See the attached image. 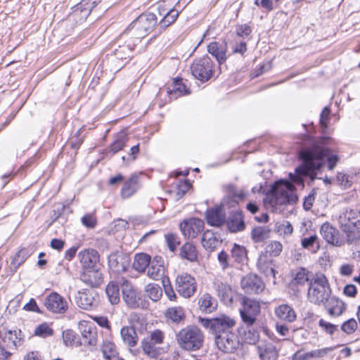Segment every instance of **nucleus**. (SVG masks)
I'll list each match as a JSON object with an SVG mask.
<instances>
[{"label":"nucleus","instance_id":"b1692460","mask_svg":"<svg viewBox=\"0 0 360 360\" xmlns=\"http://www.w3.org/2000/svg\"><path fill=\"white\" fill-rule=\"evenodd\" d=\"M140 188L139 176L136 174L131 175L127 179L120 191V194L123 198H129L132 196Z\"/></svg>","mask_w":360,"mask_h":360},{"label":"nucleus","instance_id":"a18cd8bd","mask_svg":"<svg viewBox=\"0 0 360 360\" xmlns=\"http://www.w3.org/2000/svg\"><path fill=\"white\" fill-rule=\"evenodd\" d=\"M165 314L167 318L174 322H179L184 318V311L181 307L169 308Z\"/></svg>","mask_w":360,"mask_h":360},{"label":"nucleus","instance_id":"4c0bfd02","mask_svg":"<svg viewBox=\"0 0 360 360\" xmlns=\"http://www.w3.org/2000/svg\"><path fill=\"white\" fill-rule=\"evenodd\" d=\"M231 257L238 264H244L248 261V251L246 248L235 243L231 250Z\"/></svg>","mask_w":360,"mask_h":360},{"label":"nucleus","instance_id":"9d476101","mask_svg":"<svg viewBox=\"0 0 360 360\" xmlns=\"http://www.w3.org/2000/svg\"><path fill=\"white\" fill-rule=\"evenodd\" d=\"M175 287L176 290L181 296L189 298L193 296L197 291V282L193 276L183 272L176 276Z\"/></svg>","mask_w":360,"mask_h":360},{"label":"nucleus","instance_id":"c03bdc74","mask_svg":"<svg viewBox=\"0 0 360 360\" xmlns=\"http://www.w3.org/2000/svg\"><path fill=\"white\" fill-rule=\"evenodd\" d=\"M301 246L304 249H309L311 248H315L312 250L313 253H316L320 249L319 238L316 234H312L309 237H305L301 239Z\"/></svg>","mask_w":360,"mask_h":360},{"label":"nucleus","instance_id":"7c9ffc66","mask_svg":"<svg viewBox=\"0 0 360 360\" xmlns=\"http://www.w3.org/2000/svg\"><path fill=\"white\" fill-rule=\"evenodd\" d=\"M217 301L210 294L205 293L198 299V306L200 311L205 313H212L217 308Z\"/></svg>","mask_w":360,"mask_h":360},{"label":"nucleus","instance_id":"4468645a","mask_svg":"<svg viewBox=\"0 0 360 360\" xmlns=\"http://www.w3.org/2000/svg\"><path fill=\"white\" fill-rule=\"evenodd\" d=\"M179 228L184 236L195 238L203 231L204 221L198 218H190L184 220Z\"/></svg>","mask_w":360,"mask_h":360},{"label":"nucleus","instance_id":"8fccbe9b","mask_svg":"<svg viewBox=\"0 0 360 360\" xmlns=\"http://www.w3.org/2000/svg\"><path fill=\"white\" fill-rule=\"evenodd\" d=\"M53 333V329L46 323L39 325L34 330V335L43 338L51 336Z\"/></svg>","mask_w":360,"mask_h":360},{"label":"nucleus","instance_id":"ddd939ff","mask_svg":"<svg viewBox=\"0 0 360 360\" xmlns=\"http://www.w3.org/2000/svg\"><path fill=\"white\" fill-rule=\"evenodd\" d=\"M215 342L219 349L225 353H233L240 346L239 338L233 330L217 336Z\"/></svg>","mask_w":360,"mask_h":360},{"label":"nucleus","instance_id":"3c124183","mask_svg":"<svg viewBox=\"0 0 360 360\" xmlns=\"http://www.w3.org/2000/svg\"><path fill=\"white\" fill-rule=\"evenodd\" d=\"M262 360H276L278 356V352L274 346L266 347L260 352Z\"/></svg>","mask_w":360,"mask_h":360},{"label":"nucleus","instance_id":"4be33fe9","mask_svg":"<svg viewBox=\"0 0 360 360\" xmlns=\"http://www.w3.org/2000/svg\"><path fill=\"white\" fill-rule=\"evenodd\" d=\"M165 266L160 257H155L148 266L147 275L151 279L159 280L165 277Z\"/></svg>","mask_w":360,"mask_h":360},{"label":"nucleus","instance_id":"37998d69","mask_svg":"<svg viewBox=\"0 0 360 360\" xmlns=\"http://www.w3.org/2000/svg\"><path fill=\"white\" fill-rule=\"evenodd\" d=\"M180 11L175 8L169 9V11L164 15V18L160 21L159 25L160 27L165 29L172 24H173L177 19Z\"/></svg>","mask_w":360,"mask_h":360},{"label":"nucleus","instance_id":"cd10ccee","mask_svg":"<svg viewBox=\"0 0 360 360\" xmlns=\"http://www.w3.org/2000/svg\"><path fill=\"white\" fill-rule=\"evenodd\" d=\"M238 333L242 340L245 343L254 345L259 340V332L255 327V325L252 327L247 328V326L243 324L238 328Z\"/></svg>","mask_w":360,"mask_h":360},{"label":"nucleus","instance_id":"423d86ee","mask_svg":"<svg viewBox=\"0 0 360 360\" xmlns=\"http://www.w3.org/2000/svg\"><path fill=\"white\" fill-rule=\"evenodd\" d=\"M297 200L295 186L292 182L281 180L273 186L270 202L273 206L294 203Z\"/></svg>","mask_w":360,"mask_h":360},{"label":"nucleus","instance_id":"e2e57ef3","mask_svg":"<svg viewBox=\"0 0 360 360\" xmlns=\"http://www.w3.org/2000/svg\"><path fill=\"white\" fill-rule=\"evenodd\" d=\"M330 110L328 107H325L320 115V124L323 128H326L328 125V120L329 119Z\"/></svg>","mask_w":360,"mask_h":360},{"label":"nucleus","instance_id":"5fc2aeb1","mask_svg":"<svg viewBox=\"0 0 360 360\" xmlns=\"http://www.w3.org/2000/svg\"><path fill=\"white\" fill-rule=\"evenodd\" d=\"M268 252L271 256H278L283 250L282 244L276 240L271 241L267 246Z\"/></svg>","mask_w":360,"mask_h":360},{"label":"nucleus","instance_id":"9b49d317","mask_svg":"<svg viewBox=\"0 0 360 360\" xmlns=\"http://www.w3.org/2000/svg\"><path fill=\"white\" fill-rule=\"evenodd\" d=\"M213 62L210 57L195 60L191 66L192 75L201 82L208 81L213 75Z\"/></svg>","mask_w":360,"mask_h":360},{"label":"nucleus","instance_id":"c756f323","mask_svg":"<svg viewBox=\"0 0 360 360\" xmlns=\"http://www.w3.org/2000/svg\"><path fill=\"white\" fill-rule=\"evenodd\" d=\"M321 234L324 240L333 246L338 245V231L335 227L333 226L330 223H324L320 229Z\"/></svg>","mask_w":360,"mask_h":360},{"label":"nucleus","instance_id":"58836bf2","mask_svg":"<svg viewBox=\"0 0 360 360\" xmlns=\"http://www.w3.org/2000/svg\"><path fill=\"white\" fill-rule=\"evenodd\" d=\"M245 226V222L240 214H233L227 221V227L233 233L243 231Z\"/></svg>","mask_w":360,"mask_h":360},{"label":"nucleus","instance_id":"680f3d73","mask_svg":"<svg viewBox=\"0 0 360 360\" xmlns=\"http://www.w3.org/2000/svg\"><path fill=\"white\" fill-rule=\"evenodd\" d=\"M82 223L88 228H94L96 226V220L94 215L86 214L82 218Z\"/></svg>","mask_w":360,"mask_h":360},{"label":"nucleus","instance_id":"ea45409f","mask_svg":"<svg viewBox=\"0 0 360 360\" xmlns=\"http://www.w3.org/2000/svg\"><path fill=\"white\" fill-rule=\"evenodd\" d=\"M270 236V229L266 226H257L251 231V238L255 243H262Z\"/></svg>","mask_w":360,"mask_h":360},{"label":"nucleus","instance_id":"72a5a7b5","mask_svg":"<svg viewBox=\"0 0 360 360\" xmlns=\"http://www.w3.org/2000/svg\"><path fill=\"white\" fill-rule=\"evenodd\" d=\"M119 284L118 280L116 282L111 281L105 288L106 295L112 304H117L120 300Z\"/></svg>","mask_w":360,"mask_h":360},{"label":"nucleus","instance_id":"f8f14e48","mask_svg":"<svg viewBox=\"0 0 360 360\" xmlns=\"http://www.w3.org/2000/svg\"><path fill=\"white\" fill-rule=\"evenodd\" d=\"M118 283L121 285L122 299L126 304L132 309L141 307H144L145 304L143 303L141 298L137 296L136 292L133 288L131 283L124 278H119Z\"/></svg>","mask_w":360,"mask_h":360},{"label":"nucleus","instance_id":"a211bd4d","mask_svg":"<svg viewBox=\"0 0 360 360\" xmlns=\"http://www.w3.org/2000/svg\"><path fill=\"white\" fill-rule=\"evenodd\" d=\"M218 296L221 302L226 306H231L237 297L238 293L231 285L217 281L214 283Z\"/></svg>","mask_w":360,"mask_h":360},{"label":"nucleus","instance_id":"f704fd0d","mask_svg":"<svg viewBox=\"0 0 360 360\" xmlns=\"http://www.w3.org/2000/svg\"><path fill=\"white\" fill-rule=\"evenodd\" d=\"M150 257L146 253L136 254L133 262V268L139 272H144L150 263Z\"/></svg>","mask_w":360,"mask_h":360},{"label":"nucleus","instance_id":"13d9d810","mask_svg":"<svg viewBox=\"0 0 360 360\" xmlns=\"http://www.w3.org/2000/svg\"><path fill=\"white\" fill-rule=\"evenodd\" d=\"M82 335L84 339V342L89 345L94 344L95 340V333L92 331L91 327H85L82 332Z\"/></svg>","mask_w":360,"mask_h":360},{"label":"nucleus","instance_id":"69168bd1","mask_svg":"<svg viewBox=\"0 0 360 360\" xmlns=\"http://www.w3.org/2000/svg\"><path fill=\"white\" fill-rule=\"evenodd\" d=\"M314 358V350L304 354H300V352L295 353L292 357L293 360H309Z\"/></svg>","mask_w":360,"mask_h":360},{"label":"nucleus","instance_id":"a19ab883","mask_svg":"<svg viewBox=\"0 0 360 360\" xmlns=\"http://www.w3.org/2000/svg\"><path fill=\"white\" fill-rule=\"evenodd\" d=\"M274 231L280 236L287 238L292 233L293 227L288 221L283 220L275 223Z\"/></svg>","mask_w":360,"mask_h":360},{"label":"nucleus","instance_id":"bb28decb","mask_svg":"<svg viewBox=\"0 0 360 360\" xmlns=\"http://www.w3.org/2000/svg\"><path fill=\"white\" fill-rule=\"evenodd\" d=\"M276 317L285 322L292 323L296 320L297 314L292 307L281 304L275 309Z\"/></svg>","mask_w":360,"mask_h":360},{"label":"nucleus","instance_id":"0e129e2a","mask_svg":"<svg viewBox=\"0 0 360 360\" xmlns=\"http://www.w3.org/2000/svg\"><path fill=\"white\" fill-rule=\"evenodd\" d=\"M173 90L175 94L179 93V95L187 94L189 92L186 90V86L182 84L181 80H176Z\"/></svg>","mask_w":360,"mask_h":360},{"label":"nucleus","instance_id":"412c9836","mask_svg":"<svg viewBox=\"0 0 360 360\" xmlns=\"http://www.w3.org/2000/svg\"><path fill=\"white\" fill-rule=\"evenodd\" d=\"M80 280L86 285L94 288L103 282L102 274L96 269H86L80 275Z\"/></svg>","mask_w":360,"mask_h":360},{"label":"nucleus","instance_id":"79ce46f5","mask_svg":"<svg viewBox=\"0 0 360 360\" xmlns=\"http://www.w3.org/2000/svg\"><path fill=\"white\" fill-rule=\"evenodd\" d=\"M145 293L152 301L158 302L162 295V290L156 283H151L146 285Z\"/></svg>","mask_w":360,"mask_h":360},{"label":"nucleus","instance_id":"e433bc0d","mask_svg":"<svg viewBox=\"0 0 360 360\" xmlns=\"http://www.w3.org/2000/svg\"><path fill=\"white\" fill-rule=\"evenodd\" d=\"M180 256L190 262H195L198 259V252L195 246L191 243H186L180 250Z\"/></svg>","mask_w":360,"mask_h":360},{"label":"nucleus","instance_id":"f257e3e1","mask_svg":"<svg viewBox=\"0 0 360 360\" xmlns=\"http://www.w3.org/2000/svg\"><path fill=\"white\" fill-rule=\"evenodd\" d=\"M158 19L156 15L152 13H145L140 15L134 20L130 25L122 32V39L130 36L136 41L150 34L157 25Z\"/></svg>","mask_w":360,"mask_h":360},{"label":"nucleus","instance_id":"f3484780","mask_svg":"<svg viewBox=\"0 0 360 360\" xmlns=\"http://www.w3.org/2000/svg\"><path fill=\"white\" fill-rule=\"evenodd\" d=\"M44 305L53 313L64 314L68 309V302L57 292H51L44 301Z\"/></svg>","mask_w":360,"mask_h":360},{"label":"nucleus","instance_id":"7ed1b4c3","mask_svg":"<svg viewBox=\"0 0 360 360\" xmlns=\"http://www.w3.org/2000/svg\"><path fill=\"white\" fill-rule=\"evenodd\" d=\"M300 158L303 160V165L297 167L294 174L290 173L289 176L292 183L303 186V178L319 169L323 161L321 154L316 155L311 151L301 152Z\"/></svg>","mask_w":360,"mask_h":360},{"label":"nucleus","instance_id":"a878e982","mask_svg":"<svg viewBox=\"0 0 360 360\" xmlns=\"http://www.w3.org/2000/svg\"><path fill=\"white\" fill-rule=\"evenodd\" d=\"M110 268L117 272H124L129 266V261L121 255L112 254L108 257Z\"/></svg>","mask_w":360,"mask_h":360},{"label":"nucleus","instance_id":"603ef678","mask_svg":"<svg viewBox=\"0 0 360 360\" xmlns=\"http://www.w3.org/2000/svg\"><path fill=\"white\" fill-rule=\"evenodd\" d=\"M165 237L169 250L172 252L176 250L177 246H179L181 243L179 237L174 233L166 234Z\"/></svg>","mask_w":360,"mask_h":360},{"label":"nucleus","instance_id":"c85d7f7f","mask_svg":"<svg viewBox=\"0 0 360 360\" xmlns=\"http://www.w3.org/2000/svg\"><path fill=\"white\" fill-rule=\"evenodd\" d=\"M120 335L122 342L127 347H134L137 345L139 337L134 327H122L120 330Z\"/></svg>","mask_w":360,"mask_h":360},{"label":"nucleus","instance_id":"393cba45","mask_svg":"<svg viewBox=\"0 0 360 360\" xmlns=\"http://www.w3.org/2000/svg\"><path fill=\"white\" fill-rule=\"evenodd\" d=\"M207 51L217 59L219 65L226 60L227 46L225 43L212 41L207 46Z\"/></svg>","mask_w":360,"mask_h":360},{"label":"nucleus","instance_id":"5701e85b","mask_svg":"<svg viewBox=\"0 0 360 360\" xmlns=\"http://www.w3.org/2000/svg\"><path fill=\"white\" fill-rule=\"evenodd\" d=\"M206 219L210 225L213 226H220L226 220V215L223 207H215L207 210Z\"/></svg>","mask_w":360,"mask_h":360},{"label":"nucleus","instance_id":"6e6d98bb","mask_svg":"<svg viewBox=\"0 0 360 360\" xmlns=\"http://www.w3.org/2000/svg\"><path fill=\"white\" fill-rule=\"evenodd\" d=\"M357 328V323L354 319H350L344 322L341 326V329L347 334L354 333Z\"/></svg>","mask_w":360,"mask_h":360},{"label":"nucleus","instance_id":"774afa93","mask_svg":"<svg viewBox=\"0 0 360 360\" xmlns=\"http://www.w3.org/2000/svg\"><path fill=\"white\" fill-rule=\"evenodd\" d=\"M63 340L66 346L72 345L74 342L72 331L68 330L64 331L63 333Z\"/></svg>","mask_w":360,"mask_h":360},{"label":"nucleus","instance_id":"1a4fd4ad","mask_svg":"<svg viewBox=\"0 0 360 360\" xmlns=\"http://www.w3.org/2000/svg\"><path fill=\"white\" fill-rule=\"evenodd\" d=\"M165 339V334L160 330L151 331L141 341V348L143 353L150 358H157L161 352L160 345Z\"/></svg>","mask_w":360,"mask_h":360},{"label":"nucleus","instance_id":"6ab92c4d","mask_svg":"<svg viewBox=\"0 0 360 360\" xmlns=\"http://www.w3.org/2000/svg\"><path fill=\"white\" fill-rule=\"evenodd\" d=\"M240 285L244 291L249 294L261 292L264 288L262 281L254 274H249L243 278Z\"/></svg>","mask_w":360,"mask_h":360},{"label":"nucleus","instance_id":"aec40b11","mask_svg":"<svg viewBox=\"0 0 360 360\" xmlns=\"http://www.w3.org/2000/svg\"><path fill=\"white\" fill-rule=\"evenodd\" d=\"M78 257L85 269L96 268L99 261L98 253L94 249H87L79 252Z\"/></svg>","mask_w":360,"mask_h":360},{"label":"nucleus","instance_id":"49530a36","mask_svg":"<svg viewBox=\"0 0 360 360\" xmlns=\"http://www.w3.org/2000/svg\"><path fill=\"white\" fill-rule=\"evenodd\" d=\"M310 281L309 271L304 268L299 269L295 274L294 283L296 285H302Z\"/></svg>","mask_w":360,"mask_h":360},{"label":"nucleus","instance_id":"473e14b6","mask_svg":"<svg viewBox=\"0 0 360 360\" xmlns=\"http://www.w3.org/2000/svg\"><path fill=\"white\" fill-rule=\"evenodd\" d=\"M219 244V240L213 232L207 231L203 233L202 245L207 251H214Z\"/></svg>","mask_w":360,"mask_h":360},{"label":"nucleus","instance_id":"338daca9","mask_svg":"<svg viewBox=\"0 0 360 360\" xmlns=\"http://www.w3.org/2000/svg\"><path fill=\"white\" fill-rule=\"evenodd\" d=\"M227 191L231 194L233 196L238 197L240 198H243L245 197V194L242 191H239L236 186L233 184H229L226 186Z\"/></svg>","mask_w":360,"mask_h":360},{"label":"nucleus","instance_id":"052dcab7","mask_svg":"<svg viewBox=\"0 0 360 360\" xmlns=\"http://www.w3.org/2000/svg\"><path fill=\"white\" fill-rule=\"evenodd\" d=\"M319 323V326L322 328V329L324 330L328 334L331 335L334 333L337 330L336 325L328 323L323 319H320Z\"/></svg>","mask_w":360,"mask_h":360},{"label":"nucleus","instance_id":"864d4df0","mask_svg":"<svg viewBox=\"0 0 360 360\" xmlns=\"http://www.w3.org/2000/svg\"><path fill=\"white\" fill-rule=\"evenodd\" d=\"M27 256L25 253V251L23 250H19L15 255L14 256L11 265L13 266L15 269L18 268L27 259Z\"/></svg>","mask_w":360,"mask_h":360},{"label":"nucleus","instance_id":"0eeeda50","mask_svg":"<svg viewBox=\"0 0 360 360\" xmlns=\"http://www.w3.org/2000/svg\"><path fill=\"white\" fill-rule=\"evenodd\" d=\"M198 321L201 325L208 329L215 338L219 335H223L224 333L233 330V328L236 324V321L234 319L225 314H220L212 319L199 317Z\"/></svg>","mask_w":360,"mask_h":360},{"label":"nucleus","instance_id":"6e6552de","mask_svg":"<svg viewBox=\"0 0 360 360\" xmlns=\"http://www.w3.org/2000/svg\"><path fill=\"white\" fill-rule=\"evenodd\" d=\"M260 309L259 302L248 297H243L242 298L239 312L243 323L247 328L252 327L255 324L257 317L260 313Z\"/></svg>","mask_w":360,"mask_h":360},{"label":"nucleus","instance_id":"09e8293b","mask_svg":"<svg viewBox=\"0 0 360 360\" xmlns=\"http://www.w3.org/2000/svg\"><path fill=\"white\" fill-rule=\"evenodd\" d=\"M162 283L165 293L168 299L171 301H175L176 299V295L173 289L169 277L165 276L162 278Z\"/></svg>","mask_w":360,"mask_h":360},{"label":"nucleus","instance_id":"39448f33","mask_svg":"<svg viewBox=\"0 0 360 360\" xmlns=\"http://www.w3.org/2000/svg\"><path fill=\"white\" fill-rule=\"evenodd\" d=\"M330 289L325 276L319 275L311 279L309 283L307 298L311 303L320 304L328 301Z\"/></svg>","mask_w":360,"mask_h":360},{"label":"nucleus","instance_id":"de8ad7c7","mask_svg":"<svg viewBox=\"0 0 360 360\" xmlns=\"http://www.w3.org/2000/svg\"><path fill=\"white\" fill-rule=\"evenodd\" d=\"M127 138L125 134H120L117 139L111 143L110 146V151L112 154L117 153L118 151L121 150L125 146Z\"/></svg>","mask_w":360,"mask_h":360},{"label":"nucleus","instance_id":"4d7b16f0","mask_svg":"<svg viewBox=\"0 0 360 360\" xmlns=\"http://www.w3.org/2000/svg\"><path fill=\"white\" fill-rule=\"evenodd\" d=\"M217 259L223 270H226L231 266L229 256L225 251L221 250L219 252Z\"/></svg>","mask_w":360,"mask_h":360},{"label":"nucleus","instance_id":"dca6fc26","mask_svg":"<svg viewBox=\"0 0 360 360\" xmlns=\"http://www.w3.org/2000/svg\"><path fill=\"white\" fill-rule=\"evenodd\" d=\"M122 33L120 35L119 39L117 41V47L115 48L113 51L116 58L120 60L129 58L136 42H138L130 36L122 39Z\"/></svg>","mask_w":360,"mask_h":360},{"label":"nucleus","instance_id":"2eb2a0df","mask_svg":"<svg viewBox=\"0 0 360 360\" xmlns=\"http://www.w3.org/2000/svg\"><path fill=\"white\" fill-rule=\"evenodd\" d=\"M75 302L79 307L88 310L97 305L98 295L94 290H80L75 296Z\"/></svg>","mask_w":360,"mask_h":360},{"label":"nucleus","instance_id":"20e7f679","mask_svg":"<svg viewBox=\"0 0 360 360\" xmlns=\"http://www.w3.org/2000/svg\"><path fill=\"white\" fill-rule=\"evenodd\" d=\"M204 334L196 326H188L180 330L176 335L179 346L186 351H197L204 342Z\"/></svg>","mask_w":360,"mask_h":360},{"label":"nucleus","instance_id":"bf43d9fd","mask_svg":"<svg viewBox=\"0 0 360 360\" xmlns=\"http://www.w3.org/2000/svg\"><path fill=\"white\" fill-rule=\"evenodd\" d=\"M352 177L348 175L339 173V188L347 189L352 186Z\"/></svg>","mask_w":360,"mask_h":360},{"label":"nucleus","instance_id":"c9c22d12","mask_svg":"<svg viewBox=\"0 0 360 360\" xmlns=\"http://www.w3.org/2000/svg\"><path fill=\"white\" fill-rule=\"evenodd\" d=\"M101 352L105 360H119L120 359L116 346L112 342H104L101 347Z\"/></svg>","mask_w":360,"mask_h":360},{"label":"nucleus","instance_id":"2f4dec72","mask_svg":"<svg viewBox=\"0 0 360 360\" xmlns=\"http://www.w3.org/2000/svg\"><path fill=\"white\" fill-rule=\"evenodd\" d=\"M257 267L266 276H275V271L273 268L272 261L269 258L266 254L259 255L257 260Z\"/></svg>","mask_w":360,"mask_h":360},{"label":"nucleus","instance_id":"f03ea898","mask_svg":"<svg viewBox=\"0 0 360 360\" xmlns=\"http://www.w3.org/2000/svg\"><path fill=\"white\" fill-rule=\"evenodd\" d=\"M343 238L347 243H356L360 239V211L356 209L346 210L339 216Z\"/></svg>","mask_w":360,"mask_h":360}]
</instances>
